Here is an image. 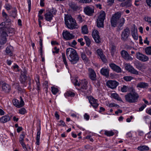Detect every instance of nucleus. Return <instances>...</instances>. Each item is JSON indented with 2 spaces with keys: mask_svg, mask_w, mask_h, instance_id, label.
I'll return each mask as SVG.
<instances>
[{
  "mask_svg": "<svg viewBox=\"0 0 151 151\" xmlns=\"http://www.w3.org/2000/svg\"><path fill=\"white\" fill-rule=\"evenodd\" d=\"M121 12H118L112 15L110 19L112 27H115L118 24V27L120 29L124 25L125 20L123 17L121 18Z\"/></svg>",
  "mask_w": 151,
  "mask_h": 151,
  "instance_id": "nucleus-1",
  "label": "nucleus"
},
{
  "mask_svg": "<svg viewBox=\"0 0 151 151\" xmlns=\"http://www.w3.org/2000/svg\"><path fill=\"white\" fill-rule=\"evenodd\" d=\"M67 58L72 64H75L79 61V57L76 51L74 49L69 48L66 50Z\"/></svg>",
  "mask_w": 151,
  "mask_h": 151,
  "instance_id": "nucleus-2",
  "label": "nucleus"
},
{
  "mask_svg": "<svg viewBox=\"0 0 151 151\" xmlns=\"http://www.w3.org/2000/svg\"><path fill=\"white\" fill-rule=\"evenodd\" d=\"M139 96L135 90L133 88L129 89V92L125 95V99L127 102L129 103H135L137 102Z\"/></svg>",
  "mask_w": 151,
  "mask_h": 151,
  "instance_id": "nucleus-3",
  "label": "nucleus"
},
{
  "mask_svg": "<svg viewBox=\"0 0 151 151\" xmlns=\"http://www.w3.org/2000/svg\"><path fill=\"white\" fill-rule=\"evenodd\" d=\"M65 23L66 27L70 29H75L76 23L75 20L70 16L67 15L65 17Z\"/></svg>",
  "mask_w": 151,
  "mask_h": 151,
  "instance_id": "nucleus-4",
  "label": "nucleus"
},
{
  "mask_svg": "<svg viewBox=\"0 0 151 151\" xmlns=\"http://www.w3.org/2000/svg\"><path fill=\"white\" fill-rule=\"evenodd\" d=\"M106 14L104 11H101L99 13L97 21V26L98 27H103L104 21V20Z\"/></svg>",
  "mask_w": 151,
  "mask_h": 151,
  "instance_id": "nucleus-5",
  "label": "nucleus"
},
{
  "mask_svg": "<svg viewBox=\"0 0 151 151\" xmlns=\"http://www.w3.org/2000/svg\"><path fill=\"white\" fill-rule=\"evenodd\" d=\"M130 34L129 29L128 27L124 29L122 32L121 39L124 41H127Z\"/></svg>",
  "mask_w": 151,
  "mask_h": 151,
  "instance_id": "nucleus-6",
  "label": "nucleus"
},
{
  "mask_svg": "<svg viewBox=\"0 0 151 151\" xmlns=\"http://www.w3.org/2000/svg\"><path fill=\"white\" fill-rule=\"evenodd\" d=\"M8 35L6 32L2 30L1 31L0 35V44L3 45L6 42V37Z\"/></svg>",
  "mask_w": 151,
  "mask_h": 151,
  "instance_id": "nucleus-7",
  "label": "nucleus"
},
{
  "mask_svg": "<svg viewBox=\"0 0 151 151\" xmlns=\"http://www.w3.org/2000/svg\"><path fill=\"white\" fill-rule=\"evenodd\" d=\"M120 54L122 58L126 60L132 61L133 60V58L126 51L124 50H122Z\"/></svg>",
  "mask_w": 151,
  "mask_h": 151,
  "instance_id": "nucleus-8",
  "label": "nucleus"
},
{
  "mask_svg": "<svg viewBox=\"0 0 151 151\" xmlns=\"http://www.w3.org/2000/svg\"><path fill=\"white\" fill-rule=\"evenodd\" d=\"M125 68L131 73L137 75L139 74V72L135 69L130 64H126Z\"/></svg>",
  "mask_w": 151,
  "mask_h": 151,
  "instance_id": "nucleus-9",
  "label": "nucleus"
},
{
  "mask_svg": "<svg viewBox=\"0 0 151 151\" xmlns=\"http://www.w3.org/2000/svg\"><path fill=\"white\" fill-rule=\"evenodd\" d=\"M62 35L63 38L65 40H71L74 38L75 36L70 32L66 30L63 32Z\"/></svg>",
  "mask_w": 151,
  "mask_h": 151,
  "instance_id": "nucleus-10",
  "label": "nucleus"
},
{
  "mask_svg": "<svg viewBox=\"0 0 151 151\" xmlns=\"http://www.w3.org/2000/svg\"><path fill=\"white\" fill-rule=\"evenodd\" d=\"M136 57L138 59L142 62H145L149 60L147 56L139 52H137Z\"/></svg>",
  "mask_w": 151,
  "mask_h": 151,
  "instance_id": "nucleus-11",
  "label": "nucleus"
},
{
  "mask_svg": "<svg viewBox=\"0 0 151 151\" xmlns=\"http://www.w3.org/2000/svg\"><path fill=\"white\" fill-rule=\"evenodd\" d=\"M20 101L19 102L18 100L16 99H14L13 100V103L14 105L18 108L22 107L24 105V102L21 96H20Z\"/></svg>",
  "mask_w": 151,
  "mask_h": 151,
  "instance_id": "nucleus-12",
  "label": "nucleus"
},
{
  "mask_svg": "<svg viewBox=\"0 0 151 151\" xmlns=\"http://www.w3.org/2000/svg\"><path fill=\"white\" fill-rule=\"evenodd\" d=\"M83 11L86 14L91 16L94 13V9L93 7L87 6L84 8Z\"/></svg>",
  "mask_w": 151,
  "mask_h": 151,
  "instance_id": "nucleus-13",
  "label": "nucleus"
},
{
  "mask_svg": "<svg viewBox=\"0 0 151 151\" xmlns=\"http://www.w3.org/2000/svg\"><path fill=\"white\" fill-rule=\"evenodd\" d=\"M118 85L119 83L115 81H109L106 83L107 86L112 89L116 88Z\"/></svg>",
  "mask_w": 151,
  "mask_h": 151,
  "instance_id": "nucleus-14",
  "label": "nucleus"
},
{
  "mask_svg": "<svg viewBox=\"0 0 151 151\" xmlns=\"http://www.w3.org/2000/svg\"><path fill=\"white\" fill-rule=\"evenodd\" d=\"M89 102L91 106L94 109H96L97 108L99 104L97 103V100L94 99L92 96H89L88 98Z\"/></svg>",
  "mask_w": 151,
  "mask_h": 151,
  "instance_id": "nucleus-15",
  "label": "nucleus"
},
{
  "mask_svg": "<svg viewBox=\"0 0 151 151\" xmlns=\"http://www.w3.org/2000/svg\"><path fill=\"white\" fill-rule=\"evenodd\" d=\"M92 35L96 43H99L100 42V37L98 31L97 30H93L92 33Z\"/></svg>",
  "mask_w": 151,
  "mask_h": 151,
  "instance_id": "nucleus-16",
  "label": "nucleus"
},
{
  "mask_svg": "<svg viewBox=\"0 0 151 151\" xmlns=\"http://www.w3.org/2000/svg\"><path fill=\"white\" fill-rule=\"evenodd\" d=\"M2 91L5 93H8L11 90V86L6 83H4L1 86Z\"/></svg>",
  "mask_w": 151,
  "mask_h": 151,
  "instance_id": "nucleus-17",
  "label": "nucleus"
},
{
  "mask_svg": "<svg viewBox=\"0 0 151 151\" xmlns=\"http://www.w3.org/2000/svg\"><path fill=\"white\" fill-rule=\"evenodd\" d=\"M96 52L98 55L100 57L102 61L104 62H106L107 61V60L106 56L103 53L102 50L100 48L98 49L97 50Z\"/></svg>",
  "mask_w": 151,
  "mask_h": 151,
  "instance_id": "nucleus-18",
  "label": "nucleus"
},
{
  "mask_svg": "<svg viewBox=\"0 0 151 151\" xmlns=\"http://www.w3.org/2000/svg\"><path fill=\"white\" fill-rule=\"evenodd\" d=\"M109 69L105 67L102 68L100 71V73L102 75L108 78L109 76Z\"/></svg>",
  "mask_w": 151,
  "mask_h": 151,
  "instance_id": "nucleus-19",
  "label": "nucleus"
},
{
  "mask_svg": "<svg viewBox=\"0 0 151 151\" xmlns=\"http://www.w3.org/2000/svg\"><path fill=\"white\" fill-rule=\"evenodd\" d=\"M109 66L113 70L117 73H121L122 71L121 68L114 63L109 64Z\"/></svg>",
  "mask_w": 151,
  "mask_h": 151,
  "instance_id": "nucleus-20",
  "label": "nucleus"
},
{
  "mask_svg": "<svg viewBox=\"0 0 151 151\" xmlns=\"http://www.w3.org/2000/svg\"><path fill=\"white\" fill-rule=\"evenodd\" d=\"M88 82L85 80H83L81 81V87L80 88V90L82 92H85L84 90H86L88 88L87 86Z\"/></svg>",
  "mask_w": 151,
  "mask_h": 151,
  "instance_id": "nucleus-21",
  "label": "nucleus"
},
{
  "mask_svg": "<svg viewBox=\"0 0 151 151\" xmlns=\"http://www.w3.org/2000/svg\"><path fill=\"white\" fill-rule=\"evenodd\" d=\"M26 71L22 72L21 73V76L20 77V81L21 83L24 85H25V81L27 79V77L26 76Z\"/></svg>",
  "mask_w": 151,
  "mask_h": 151,
  "instance_id": "nucleus-22",
  "label": "nucleus"
},
{
  "mask_svg": "<svg viewBox=\"0 0 151 151\" xmlns=\"http://www.w3.org/2000/svg\"><path fill=\"white\" fill-rule=\"evenodd\" d=\"M89 76L90 78L92 81H95L96 79V75L94 70L91 69H89Z\"/></svg>",
  "mask_w": 151,
  "mask_h": 151,
  "instance_id": "nucleus-23",
  "label": "nucleus"
},
{
  "mask_svg": "<svg viewBox=\"0 0 151 151\" xmlns=\"http://www.w3.org/2000/svg\"><path fill=\"white\" fill-rule=\"evenodd\" d=\"M45 19L47 21L50 22L52 19L53 15L50 12L47 11L45 14Z\"/></svg>",
  "mask_w": 151,
  "mask_h": 151,
  "instance_id": "nucleus-24",
  "label": "nucleus"
},
{
  "mask_svg": "<svg viewBox=\"0 0 151 151\" xmlns=\"http://www.w3.org/2000/svg\"><path fill=\"white\" fill-rule=\"evenodd\" d=\"M9 23H7L6 22H2L0 24V30L1 31L3 30L6 31V29L8 28V25H9Z\"/></svg>",
  "mask_w": 151,
  "mask_h": 151,
  "instance_id": "nucleus-25",
  "label": "nucleus"
},
{
  "mask_svg": "<svg viewBox=\"0 0 151 151\" xmlns=\"http://www.w3.org/2000/svg\"><path fill=\"white\" fill-rule=\"evenodd\" d=\"M136 68L138 70H140L143 67V65L137 60H135L133 62Z\"/></svg>",
  "mask_w": 151,
  "mask_h": 151,
  "instance_id": "nucleus-26",
  "label": "nucleus"
},
{
  "mask_svg": "<svg viewBox=\"0 0 151 151\" xmlns=\"http://www.w3.org/2000/svg\"><path fill=\"white\" fill-rule=\"evenodd\" d=\"M10 119V117L8 115H6L1 118L0 121L1 123H5L9 121Z\"/></svg>",
  "mask_w": 151,
  "mask_h": 151,
  "instance_id": "nucleus-27",
  "label": "nucleus"
},
{
  "mask_svg": "<svg viewBox=\"0 0 151 151\" xmlns=\"http://www.w3.org/2000/svg\"><path fill=\"white\" fill-rule=\"evenodd\" d=\"M148 84L144 82H140L137 83V87L138 88H145L148 87Z\"/></svg>",
  "mask_w": 151,
  "mask_h": 151,
  "instance_id": "nucleus-28",
  "label": "nucleus"
},
{
  "mask_svg": "<svg viewBox=\"0 0 151 151\" xmlns=\"http://www.w3.org/2000/svg\"><path fill=\"white\" fill-rule=\"evenodd\" d=\"M17 10L16 8H14L11 11H8V13L10 14L11 16L15 18L17 16Z\"/></svg>",
  "mask_w": 151,
  "mask_h": 151,
  "instance_id": "nucleus-29",
  "label": "nucleus"
},
{
  "mask_svg": "<svg viewBox=\"0 0 151 151\" xmlns=\"http://www.w3.org/2000/svg\"><path fill=\"white\" fill-rule=\"evenodd\" d=\"M2 14L3 17L4 18L5 20L6 21L5 22L10 23L11 21V20L9 18V17L8 16L7 14L4 11V10H3L2 12Z\"/></svg>",
  "mask_w": 151,
  "mask_h": 151,
  "instance_id": "nucleus-30",
  "label": "nucleus"
},
{
  "mask_svg": "<svg viewBox=\"0 0 151 151\" xmlns=\"http://www.w3.org/2000/svg\"><path fill=\"white\" fill-rule=\"evenodd\" d=\"M137 149L139 151H145L148 150L149 149V147L148 146L146 145H141L137 148Z\"/></svg>",
  "mask_w": 151,
  "mask_h": 151,
  "instance_id": "nucleus-31",
  "label": "nucleus"
},
{
  "mask_svg": "<svg viewBox=\"0 0 151 151\" xmlns=\"http://www.w3.org/2000/svg\"><path fill=\"white\" fill-rule=\"evenodd\" d=\"M111 97L118 101H122V99L116 93H112L111 95Z\"/></svg>",
  "mask_w": 151,
  "mask_h": 151,
  "instance_id": "nucleus-32",
  "label": "nucleus"
},
{
  "mask_svg": "<svg viewBox=\"0 0 151 151\" xmlns=\"http://www.w3.org/2000/svg\"><path fill=\"white\" fill-rule=\"evenodd\" d=\"M39 77L38 76H36L35 78V82L36 83L37 90L38 91L40 90V83Z\"/></svg>",
  "mask_w": 151,
  "mask_h": 151,
  "instance_id": "nucleus-33",
  "label": "nucleus"
},
{
  "mask_svg": "<svg viewBox=\"0 0 151 151\" xmlns=\"http://www.w3.org/2000/svg\"><path fill=\"white\" fill-rule=\"evenodd\" d=\"M69 6L74 11L77 10L79 8L78 6L74 3L71 2L70 3Z\"/></svg>",
  "mask_w": 151,
  "mask_h": 151,
  "instance_id": "nucleus-34",
  "label": "nucleus"
},
{
  "mask_svg": "<svg viewBox=\"0 0 151 151\" xmlns=\"http://www.w3.org/2000/svg\"><path fill=\"white\" fill-rule=\"evenodd\" d=\"M82 32L84 34L88 33V30L86 25H84L82 27Z\"/></svg>",
  "mask_w": 151,
  "mask_h": 151,
  "instance_id": "nucleus-35",
  "label": "nucleus"
},
{
  "mask_svg": "<svg viewBox=\"0 0 151 151\" xmlns=\"http://www.w3.org/2000/svg\"><path fill=\"white\" fill-rule=\"evenodd\" d=\"M84 38L85 40L86 45L88 47H89L91 44V41L90 39L88 37L86 36H84Z\"/></svg>",
  "mask_w": 151,
  "mask_h": 151,
  "instance_id": "nucleus-36",
  "label": "nucleus"
},
{
  "mask_svg": "<svg viewBox=\"0 0 151 151\" xmlns=\"http://www.w3.org/2000/svg\"><path fill=\"white\" fill-rule=\"evenodd\" d=\"M132 36L134 40H138V34L137 32V31L135 29L132 31Z\"/></svg>",
  "mask_w": 151,
  "mask_h": 151,
  "instance_id": "nucleus-37",
  "label": "nucleus"
},
{
  "mask_svg": "<svg viewBox=\"0 0 151 151\" xmlns=\"http://www.w3.org/2000/svg\"><path fill=\"white\" fill-rule=\"evenodd\" d=\"M104 134L107 136H112L114 134V132L112 131H105Z\"/></svg>",
  "mask_w": 151,
  "mask_h": 151,
  "instance_id": "nucleus-38",
  "label": "nucleus"
},
{
  "mask_svg": "<svg viewBox=\"0 0 151 151\" xmlns=\"http://www.w3.org/2000/svg\"><path fill=\"white\" fill-rule=\"evenodd\" d=\"M81 58L82 60L85 61H87L88 60V58L86 56L85 52H81Z\"/></svg>",
  "mask_w": 151,
  "mask_h": 151,
  "instance_id": "nucleus-39",
  "label": "nucleus"
},
{
  "mask_svg": "<svg viewBox=\"0 0 151 151\" xmlns=\"http://www.w3.org/2000/svg\"><path fill=\"white\" fill-rule=\"evenodd\" d=\"M116 47L114 45H111L110 47V50L111 55L113 56L114 54V52H116Z\"/></svg>",
  "mask_w": 151,
  "mask_h": 151,
  "instance_id": "nucleus-40",
  "label": "nucleus"
},
{
  "mask_svg": "<svg viewBox=\"0 0 151 151\" xmlns=\"http://www.w3.org/2000/svg\"><path fill=\"white\" fill-rule=\"evenodd\" d=\"M12 47L11 46L7 47L6 50V52L10 56H12V53L11 50Z\"/></svg>",
  "mask_w": 151,
  "mask_h": 151,
  "instance_id": "nucleus-41",
  "label": "nucleus"
},
{
  "mask_svg": "<svg viewBox=\"0 0 151 151\" xmlns=\"http://www.w3.org/2000/svg\"><path fill=\"white\" fill-rule=\"evenodd\" d=\"M64 95L66 97L67 96H74L75 95V94L72 92L68 91L67 93H66Z\"/></svg>",
  "mask_w": 151,
  "mask_h": 151,
  "instance_id": "nucleus-42",
  "label": "nucleus"
},
{
  "mask_svg": "<svg viewBox=\"0 0 151 151\" xmlns=\"http://www.w3.org/2000/svg\"><path fill=\"white\" fill-rule=\"evenodd\" d=\"M5 8L8 11H10V10H12L14 7H12V6L9 4H6L5 5Z\"/></svg>",
  "mask_w": 151,
  "mask_h": 151,
  "instance_id": "nucleus-43",
  "label": "nucleus"
},
{
  "mask_svg": "<svg viewBox=\"0 0 151 151\" xmlns=\"http://www.w3.org/2000/svg\"><path fill=\"white\" fill-rule=\"evenodd\" d=\"M62 57L63 59V61L66 67L68 66V64L66 61V60L65 58V53H62Z\"/></svg>",
  "mask_w": 151,
  "mask_h": 151,
  "instance_id": "nucleus-44",
  "label": "nucleus"
},
{
  "mask_svg": "<svg viewBox=\"0 0 151 151\" xmlns=\"http://www.w3.org/2000/svg\"><path fill=\"white\" fill-rule=\"evenodd\" d=\"M145 52L147 55H151V47H146L145 50Z\"/></svg>",
  "mask_w": 151,
  "mask_h": 151,
  "instance_id": "nucleus-45",
  "label": "nucleus"
},
{
  "mask_svg": "<svg viewBox=\"0 0 151 151\" xmlns=\"http://www.w3.org/2000/svg\"><path fill=\"white\" fill-rule=\"evenodd\" d=\"M123 79L127 81H129L133 79V77L131 76H125L124 77Z\"/></svg>",
  "mask_w": 151,
  "mask_h": 151,
  "instance_id": "nucleus-46",
  "label": "nucleus"
},
{
  "mask_svg": "<svg viewBox=\"0 0 151 151\" xmlns=\"http://www.w3.org/2000/svg\"><path fill=\"white\" fill-rule=\"evenodd\" d=\"M72 82L75 86H81V82H80V83L78 82V80L76 79H75Z\"/></svg>",
  "mask_w": 151,
  "mask_h": 151,
  "instance_id": "nucleus-47",
  "label": "nucleus"
},
{
  "mask_svg": "<svg viewBox=\"0 0 151 151\" xmlns=\"http://www.w3.org/2000/svg\"><path fill=\"white\" fill-rule=\"evenodd\" d=\"M51 89L52 92L54 94H55L58 91V90L57 88L52 87H51Z\"/></svg>",
  "mask_w": 151,
  "mask_h": 151,
  "instance_id": "nucleus-48",
  "label": "nucleus"
},
{
  "mask_svg": "<svg viewBox=\"0 0 151 151\" xmlns=\"http://www.w3.org/2000/svg\"><path fill=\"white\" fill-rule=\"evenodd\" d=\"M24 134H20L19 139V141L20 143H22L24 142Z\"/></svg>",
  "mask_w": 151,
  "mask_h": 151,
  "instance_id": "nucleus-49",
  "label": "nucleus"
},
{
  "mask_svg": "<svg viewBox=\"0 0 151 151\" xmlns=\"http://www.w3.org/2000/svg\"><path fill=\"white\" fill-rule=\"evenodd\" d=\"M77 20L79 23H81L83 22V19L81 15H78L77 17Z\"/></svg>",
  "mask_w": 151,
  "mask_h": 151,
  "instance_id": "nucleus-50",
  "label": "nucleus"
},
{
  "mask_svg": "<svg viewBox=\"0 0 151 151\" xmlns=\"http://www.w3.org/2000/svg\"><path fill=\"white\" fill-rule=\"evenodd\" d=\"M86 52L89 58L91 57L92 53V52L88 49H87L86 50Z\"/></svg>",
  "mask_w": 151,
  "mask_h": 151,
  "instance_id": "nucleus-51",
  "label": "nucleus"
},
{
  "mask_svg": "<svg viewBox=\"0 0 151 151\" xmlns=\"http://www.w3.org/2000/svg\"><path fill=\"white\" fill-rule=\"evenodd\" d=\"M26 111V110L24 108H22L19 110V113L21 114H24Z\"/></svg>",
  "mask_w": 151,
  "mask_h": 151,
  "instance_id": "nucleus-52",
  "label": "nucleus"
},
{
  "mask_svg": "<svg viewBox=\"0 0 151 151\" xmlns=\"http://www.w3.org/2000/svg\"><path fill=\"white\" fill-rule=\"evenodd\" d=\"M83 38H81L79 39L78 40V42L80 43L81 45V46H83L85 44L84 42L83 41Z\"/></svg>",
  "mask_w": 151,
  "mask_h": 151,
  "instance_id": "nucleus-53",
  "label": "nucleus"
},
{
  "mask_svg": "<svg viewBox=\"0 0 151 151\" xmlns=\"http://www.w3.org/2000/svg\"><path fill=\"white\" fill-rule=\"evenodd\" d=\"M127 87L125 86H124L121 88V91L123 92H126L127 91Z\"/></svg>",
  "mask_w": 151,
  "mask_h": 151,
  "instance_id": "nucleus-54",
  "label": "nucleus"
},
{
  "mask_svg": "<svg viewBox=\"0 0 151 151\" xmlns=\"http://www.w3.org/2000/svg\"><path fill=\"white\" fill-rule=\"evenodd\" d=\"M58 125L59 126H64L66 125L65 123L63 121H60L59 123L58 124Z\"/></svg>",
  "mask_w": 151,
  "mask_h": 151,
  "instance_id": "nucleus-55",
  "label": "nucleus"
},
{
  "mask_svg": "<svg viewBox=\"0 0 151 151\" xmlns=\"http://www.w3.org/2000/svg\"><path fill=\"white\" fill-rule=\"evenodd\" d=\"M144 19L145 21L148 22V23L150 22H151V18L148 17H145L144 18Z\"/></svg>",
  "mask_w": 151,
  "mask_h": 151,
  "instance_id": "nucleus-56",
  "label": "nucleus"
},
{
  "mask_svg": "<svg viewBox=\"0 0 151 151\" xmlns=\"http://www.w3.org/2000/svg\"><path fill=\"white\" fill-rule=\"evenodd\" d=\"M92 1V0H80V2L83 3H89Z\"/></svg>",
  "mask_w": 151,
  "mask_h": 151,
  "instance_id": "nucleus-57",
  "label": "nucleus"
},
{
  "mask_svg": "<svg viewBox=\"0 0 151 151\" xmlns=\"http://www.w3.org/2000/svg\"><path fill=\"white\" fill-rule=\"evenodd\" d=\"M141 3L140 0H136L135 1L134 4L136 6H139Z\"/></svg>",
  "mask_w": 151,
  "mask_h": 151,
  "instance_id": "nucleus-58",
  "label": "nucleus"
},
{
  "mask_svg": "<svg viewBox=\"0 0 151 151\" xmlns=\"http://www.w3.org/2000/svg\"><path fill=\"white\" fill-rule=\"evenodd\" d=\"M84 118L85 119H86L87 120H88L90 118V116L89 115H88L87 114L85 113L84 115Z\"/></svg>",
  "mask_w": 151,
  "mask_h": 151,
  "instance_id": "nucleus-59",
  "label": "nucleus"
},
{
  "mask_svg": "<svg viewBox=\"0 0 151 151\" xmlns=\"http://www.w3.org/2000/svg\"><path fill=\"white\" fill-rule=\"evenodd\" d=\"M54 49L55 51H52L53 53H58L59 52V48H58L56 47H55Z\"/></svg>",
  "mask_w": 151,
  "mask_h": 151,
  "instance_id": "nucleus-60",
  "label": "nucleus"
},
{
  "mask_svg": "<svg viewBox=\"0 0 151 151\" xmlns=\"http://www.w3.org/2000/svg\"><path fill=\"white\" fill-rule=\"evenodd\" d=\"M146 105L145 104L143 105L142 106L139 108V111H142L146 107Z\"/></svg>",
  "mask_w": 151,
  "mask_h": 151,
  "instance_id": "nucleus-61",
  "label": "nucleus"
},
{
  "mask_svg": "<svg viewBox=\"0 0 151 151\" xmlns=\"http://www.w3.org/2000/svg\"><path fill=\"white\" fill-rule=\"evenodd\" d=\"M48 12H51V13L53 15V14H55L56 12V10L54 9H51L50 10V11H48Z\"/></svg>",
  "mask_w": 151,
  "mask_h": 151,
  "instance_id": "nucleus-62",
  "label": "nucleus"
},
{
  "mask_svg": "<svg viewBox=\"0 0 151 151\" xmlns=\"http://www.w3.org/2000/svg\"><path fill=\"white\" fill-rule=\"evenodd\" d=\"M40 136H37L36 137V144L38 145H39L40 144L39 141L40 139Z\"/></svg>",
  "mask_w": 151,
  "mask_h": 151,
  "instance_id": "nucleus-63",
  "label": "nucleus"
},
{
  "mask_svg": "<svg viewBox=\"0 0 151 151\" xmlns=\"http://www.w3.org/2000/svg\"><path fill=\"white\" fill-rule=\"evenodd\" d=\"M146 1L147 5L151 7V0H146Z\"/></svg>",
  "mask_w": 151,
  "mask_h": 151,
  "instance_id": "nucleus-64",
  "label": "nucleus"
}]
</instances>
